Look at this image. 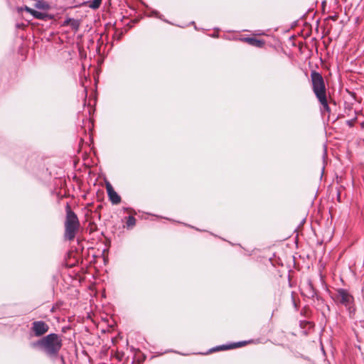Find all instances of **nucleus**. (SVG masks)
I'll use <instances>...</instances> for the list:
<instances>
[{"label":"nucleus","mask_w":364,"mask_h":364,"mask_svg":"<svg viewBox=\"0 0 364 364\" xmlns=\"http://www.w3.org/2000/svg\"><path fill=\"white\" fill-rule=\"evenodd\" d=\"M250 342H251V341H243L234 342V343H231L229 344H230V349H233V348L244 346L247 343H249Z\"/></svg>","instance_id":"obj_15"},{"label":"nucleus","mask_w":364,"mask_h":364,"mask_svg":"<svg viewBox=\"0 0 364 364\" xmlns=\"http://www.w3.org/2000/svg\"><path fill=\"white\" fill-rule=\"evenodd\" d=\"M303 294L312 299L314 298L317 300L321 299V296L318 295L317 290L314 288L311 279H308Z\"/></svg>","instance_id":"obj_8"},{"label":"nucleus","mask_w":364,"mask_h":364,"mask_svg":"<svg viewBox=\"0 0 364 364\" xmlns=\"http://www.w3.org/2000/svg\"><path fill=\"white\" fill-rule=\"evenodd\" d=\"M17 11L18 13L21 12L23 11V8L22 7H18L17 8Z\"/></svg>","instance_id":"obj_25"},{"label":"nucleus","mask_w":364,"mask_h":364,"mask_svg":"<svg viewBox=\"0 0 364 364\" xmlns=\"http://www.w3.org/2000/svg\"><path fill=\"white\" fill-rule=\"evenodd\" d=\"M123 210L124 212L134 211L131 208H128V207L127 208H126V207L123 208Z\"/></svg>","instance_id":"obj_23"},{"label":"nucleus","mask_w":364,"mask_h":364,"mask_svg":"<svg viewBox=\"0 0 364 364\" xmlns=\"http://www.w3.org/2000/svg\"><path fill=\"white\" fill-rule=\"evenodd\" d=\"M311 82L312 90L316 97L326 95L325 81L320 73L316 70H311Z\"/></svg>","instance_id":"obj_3"},{"label":"nucleus","mask_w":364,"mask_h":364,"mask_svg":"<svg viewBox=\"0 0 364 364\" xmlns=\"http://www.w3.org/2000/svg\"><path fill=\"white\" fill-rule=\"evenodd\" d=\"M49 359L54 363L59 362L60 364H67L64 356L63 355H60V353H58V355L56 357L50 358Z\"/></svg>","instance_id":"obj_16"},{"label":"nucleus","mask_w":364,"mask_h":364,"mask_svg":"<svg viewBox=\"0 0 364 364\" xmlns=\"http://www.w3.org/2000/svg\"><path fill=\"white\" fill-rule=\"evenodd\" d=\"M319 103L322 105L321 112L325 111L326 112H330L331 109L328 103L327 95L321 96L316 97Z\"/></svg>","instance_id":"obj_11"},{"label":"nucleus","mask_w":364,"mask_h":364,"mask_svg":"<svg viewBox=\"0 0 364 364\" xmlns=\"http://www.w3.org/2000/svg\"><path fill=\"white\" fill-rule=\"evenodd\" d=\"M16 27H17V28H21V27H23V24H21V23H17V24H16Z\"/></svg>","instance_id":"obj_27"},{"label":"nucleus","mask_w":364,"mask_h":364,"mask_svg":"<svg viewBox=\"0 0 364 364\" xmlns=\"http://www.w3.org/2000/svg\"><path fill=\"white\" fill-rule=\"evenodd\" d=\"M24 11L29 13L34 18L48 21L55 18L53 14L47 13L46 11H38L24 5Z\"/></svg>","instance_id":"obj_6"},{"label":"nucleus","mask_w":364,"mask_h":364,"mask_svg":"<svg viewBox=\"0 0 364 364\" xmlns=\"http://www.w3.org/2000/svg\"><path fill=\"white\" fill-rule=\"evenodd\" d=\"M210 36L213 37V38H218V34L213 33V34L210 35Z\"/></svg>","instance_id":"obj_26"},{"label":"nucleus","mask_w":364,"mask_h":364,"mask_svg":"<svg viewBox=\"0 0 364 364\" xmlns=\"http://www.w3.org/2000/svg\"><path fill=\"white\" fill-rule=\"evenodd\" d=\"M106 190L109 200L112 205H117L121 202V196L114 191L112 184L108 181L106 182Z\"/></svg>","instance_id":"obj_7"},{"label":"nucleus","mask_w":364,"mask_h":364,"mask_svg":"<svg viewBox=\"0 0 364 364\" xmlns=\"http://www.w3.org/2000/svg\"><path fill=\"white\" fill-rule=\"evenodd\" d=\"M215 30L219 31V28H215Z\"/></svg>","instance_id":"obj_32"},{"label":"nucleus","mask_w":364,"mask_h":364,"mask_svg":"<svg viewBox=\"0 0 364 364\" xmlns=\"http://www.w3.org/2000/svg\"><path fill=\"white\" fill-rule=\"evenodd\" d=\"M63 25H70L71 28L74 30H77L79 28V22L74 18H68L64 21Z\"/></svg>","instance_id":"obj_12"},{"label":"nucleus","mask_w":364,"mask_h":364,"mask_svg":"<svg viewBox=\"0 0 364 364\" xmlns=\"http://www.w3.org/2000/svg\"><path fill=\"white\" fill-rule=\"evenodd\" d=\"M240 40L241 41L247 43L250 46H255L257 48H262L265 44V41L264 40L257 39L255 37H245V38H241Z\"/></svg>","instance_id":"obj_9"},{"label":"nucleus","mask_w":364,"mask_h":364,"mask_svg":"<svg viewBox=\"0 0 364 364\" xmlns=\"http://www.w3.org/2000/svg\"><path fill=\"white\" fill-rule=\"evenodd\" d=\"M33 7L35 9L47 11L50 9V5L45 0H37L34 1Z\"/></svg>","instance_id":"obj_10"},{"label":"nucleus","mask_w":364,"mask_h":364,"mask_svg":"<svg viewBox=\"0 0 364 364\" xmlns=\"http://www.w3.org/2000/svg\"><path fill=\"white\" fill-rule=\"evenodd\" d=\"M30 346L44 353L48 358H55L62 348V336L58 333H50L36 341L31 342Z\"/></svg>","instance_id":"obj_1"},{"label":"nucleus","mask_w":364,"mask_h":364,"mask_svg":"<svg viewBox=\"0 0 364 364\" xmlns=\"http://www.w3.org/2000/svg\"><path fill=\"white\" fill-rule=\"evenodd\" d=\"M337 199L340 202L341 201V193L340 191L338 192V194H337Z\"/></svg>","instance_id":"obj_24"},{"label":"nucleus","mask_w":364,"mask_h":364,"mask_svg":"<svg viewBox=\"0 0 364 364\" xmlns=\"http://www.w3.org/2000/svg\"><path fill=\"white\" fill-rule=\"evenodd\" d=\"M66 218L65 221V239L71 241L73 240L77 231L80 227V222L77 215L71 209L70 205H66Z\"/></svg>","instance_id":"obj_2"},{"label":"nucleus","mask_w":364,"mask_h":364,"mask_svg":"<svg viewBox=\"0 0 364 364\" xmlns=\"http://www.w3.org/2000/svg\"><path fill=\"white\" fill-rule=\"evenodd\" d=\"M49 326L43 321H35L32 323L29 334L31 337L42 338L48 331Z\"/></svg>","instance_id":"obj_5"},{"label":"nucleus","mask_w":364,"mask_h":364,"mask_svg":"<svg viewBox=\"0 0 364 364\" xmlns=\"http://www.w3.org/2000/svg\"><path fill=\"white\" fill-rule=\"evenodd\" d=\"M194 28H195V29H196V30H198V28H197V26H196V24L194 25Z\"/></svg>","instance_id":"obj_31"},{"label":"nucleus","mask_w":364,"mask_h":364,"mask_svg":"<svg viewBox=\"0 0 364 364\" xmlns=\"http://www.w3.org/2000/svg\"><path fill=\"white\" fill-rule=\"evenodd\" d=\"M85 4H87L90 9L95 10L100 8L102 0L88 1Z\"/></svg>","instance_id":"obj_14"},{"label":"nucleus","mask_w":364,"mask_h":364,"mask_svg":"<svg viewBox=\"0 0 364 364\" xmlns=\"http://www.w3.org/2000/svg\"><path fill=\"white\" fill-rule=\"evenodd\" d=\"M136 224V219L132 215H129L127 218V228H132Z\"/></svg>","instance_id":"obj_17"},{"label":"nucleus","mask_w":364,"mask_h":364,"mask_svg":"<svg viewBox=\"0 0 364 364\" xmlns=\"http://www.w3.org/2000/svg\"><path fill=\"white\" fill-rule=\"evenodd\" d=\"M332 298L336 303L343 305L344 306H348L354 302L353 295H351L347 289L343 288L336 289V294Z\"/></svg>","instance_id":"obj_4"},{"label":"nucleus","mask_w":364,"mask_h":364,"mask_svg":"<svg viewBox=\"0 0 364 364\" xmlns=\"http://www.w3.org/2000/svg\"><path fill=\"white\" fill-rule=\"evenodd\" d=\"M332 20L335 21L336 19V16H333L331 17Z\"/></svg>","instance_id":"obj_28"},{"label":"nucleus","mask_w":364,"mask_h":364,"mask_svg":"<svg viewBox=\"0 0 364 364\" xmlns=\"http://www.w3.org/2000/svg\"><path fill=\"white\" fill-rule=\"evenodd\" d=\"M291 300H292V304H293V305H294V308H295L296 311H297V310H298L299 306H298V304H296V301H295L294 297V296H293V295L291 296Z\"/></svg>","instance_id":"obj_22"},{"label":"nucleus","mask_w":364,"mask_h":364,"mask_svg":"<svg viewBox=\"0 0 364 364\" xmlns=\"http://www.w3.org/2000/svg\"><path fill=\"white\" fill-rule=\"evenodd\" d=\"M123 36H124V31H118L116 29V31L113 35V38L117 41H119L122 39Z\"/></svg>","instance_id":"obj_18"},{"label":"nucleus","mask_w":364,"mask_h":364,"mask_svg":"<svg viewBox=\"0 0 364 364\" xmlns=\"http://www.w3.org/2000/svg\"><path fill=\"white\" fill-rule=\"evenodd\" d=\"M151 16H154L156 18H161V16L160 13L156 10H152L151 11Z\"/></svg>","instance_id":"obj_20"},{"label":"nucleus","mask_w":364,"mask_h":364,"mask_svg":"<svg viewBox=\"0 0 364 364\" xmlns=\"http://www.w3.org/2000/svg\"><path fill=\"white\" fill-rule=\"evenodd\" d=\"M348 309L349 315L351 316L353 315L355 312V309L354 306H352V304L349 305L348 306H346Z\"/></svg>","instance_id":"obj_19"},{"label":"nucleus","mask_w":364,"mask_h":364,"mask_svg":"<svg viewBox=\"0 0 364 364\" xmlns=\"http://www.w3.org/2000/svg\"><path fill=\"white\" fill-rule=\"evenodd\" d=\"M84 91H85V95H87V89H86V88H85Z\"/></svg>","instance_id":"obj_30"},{"label":"nucleus","mask_w":364,"mask_h":364,"mask_svg":"<svg viewBox=\"0 0 364 364\" xmlns=\"http://www.w3.org/2000/svg\"><path fill=\"white\" fill-rule=\"evenodd\" d=\"M225 350H230V344H223V345H220V346H215L214 348H212L205 354H208L209 353L215 352V351Z\"/></svg>","instance_id":"obj_13"},{"label":"nucleus","mask_w":364,"mask_h":364,"mask_svg":"<svg viewBox=\"0 0 364 364\" xmlns=\"http://www.w3.org/2000/svg\"><path fill=\"white\" fill-rule=\"evenodd\" d=\"M190 24H191V25H195L196 23H195V22H194V21H191V22L190 23Z\"/></svg>","instance_id":"obj_29"},{"label":"nucleus","mask_w":364,"mask_h":364,"mask_svg":"<svg viewBox=\"0 0 364 364\" xmlns=\"http://www.w3.org/2000/svg\"><path fill=\"white\" fill-rule=\"evenodd\" d=\"M356 119V118H354L353 119H349V120H347L346 121V124L349 127H353V125H354V122L355 120Z\"/></svg>","instance_id":"obj_21"}]
</instances>
